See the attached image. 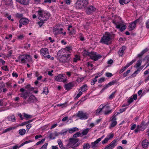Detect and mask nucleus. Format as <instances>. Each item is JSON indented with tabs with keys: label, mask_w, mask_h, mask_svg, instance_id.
<instances>
[{
	"label": "nucleus",
	"mask_w": 149,
	"mask_h": 149,
	"mask_svg": "<svg viewBox=\"0 0 149 149\" xmlns=\"http://www.w3.org/2000/svg\"><path fill=\"white\" fill-rule=\"evenodd\" d=\"M100 108H98L96 111L95 114L96 115H99L100 112L102 111V109L105 107L108 108L109 107V106H105L103 105V104H101L100 107Z\"/></svg>",
	"instance_id": "obj_17"
},
{
	"label": "nucleus",
	"mask_w": 149,
	"mask_h": 149,
	"mask_svg": "<svg viewBox=\"0 0 149 149\" xmlns=\"http://www.w3.org/2000/svg\"><path fill=\"white\" fill-rule=\"evenodd\" d=\"M78 130V129L76 127L71 128L68 130V131L70 133H72L75 131H77Z\"/></svg>",
	"instance_id": "obj_27"
},
{
	"label": "nucleus",
	"mask_w": 149,
	"mask_h": 149,
	"mask_svg": "<svg viewBox=\"0 0 149 149\" xmlns=\"http://www.w3.org/2000/svg\"><path fill=\"white\" fill-rule=\"evenodd\" d=\"M87 1L86 0H78L75 3V6L77 9L84 8L88 4Z\"/></svg>",
	"instance_id": "obj_4"
},
{
	"label": "nucleus",
	"mask_w": 149,
	"mask_h": 149,
	"mask_svg": "<svg viewBox=\"0 0 149 149\" xmlns=\"http://www.w3.org/2000/svg\"><path fill=\"white\" fill-rule=\"evenodd\" d=\"M45 140V139H42L41 141H38L36 144V145H38L41 143H42Z\"/></svg>",
	"instance_id": "obj_49"
},
{
	"label": "nucleus",
	"mask_w": 149,
	"mask_h": 149,
	"mask_svg": "<svg viewBox=\"0 0 149 149\" xmlns=\"http://www.w3.org/2000/svg\"><path fill=\"white\" fill-rule=\"evenodd\" d=\"M32 61V58L29 55H26L25 56L24 58H22L21 60V62L22 63H27Z\"/></svg>",
	"instance_id": "obj_9"
},
{
	"label": "nucleus",
	"mask_w": 149,
	"mask_h": 149,
	"mask_svg": "<svg viewBox=\"0 0 149 149\" xmlns=\"http://www.w3.org/2000/svg\"><path fill=\"white\" fill-rule=\"evenodd\" d=\"M21 96L24 99H26L29 96L27 91H25L20 94Z\"/></svg>",
	"instance_id": "obj_24"
},
{
	"label": "nucleus",
	"mask_w": 149,
	"mask_h": 149,
	"mask_svg": "<svg viewBox=\"0 0 149 149\" xmlns=\"http://www.w3.org/2000/svg\"><path fill=\"white\" fill-rule=\"evenodd\" d=\"M44 11L42 10H38L37 12L39 15V19L41 21H46L50 16L49 14L47 13H43Z\"/></svg>",
	"instance_id": "obj_3"
},
{
	"label": "nucleus",
	"mask_w": 149,
	"mask_h": 149,
	"mask_svg": "<svg viewBox=\"0 0 149 149\" xmlns=\"http://www.w3.org/2000/svg\"><path fill=\"white\" fill-rule=\"evenodd\" d=\"M82 93L80 91L79 93L78 94H77V95L76 97V98H79L82 94Z\"/></svg>",
	"instance_id": "obj_57"
},
{
	"label": "nucleus",
	"mask_w": 149,
	"mask_h": 149,
	"mask_svg": "<svg viewBox=\"0 0 149 149\" xmlns=\"http://www.w3.org/2000/svg\"><path fill=\"white\" fill-rule=\"evenodd\" d=\"M74 86V83L73 82H70L65 84L64 87L66 90L68 91L71 89Z\"/></svg>",
	"instance_id": "obj_16"
},
{
	"label": "nucleus",
	"mask_w": 149,
	"mask_h": 149,
	"mask_svg": "<svg viewBox=\"0 0 149 149\" xmlns=\"http://www.w3.org/2000/svg\"><path fill=\"white\" fill-rule=\"evenodd\" d=\"M102 137L99 138L97 139L94 142H92L91 143V147L92 148H94L95 147V145L97 144L101 140Z\"/></svg>",
	"instance_id": "obj_21"
},
{
	"label": "nucleus",
	"mask_w": 149,
	"mask_h": 149,
	"mask_svg": "<svg viewBox=\"0 0 149 149\" xmlns=\"http://www.w3.org/2000/svg\"><path fill=\"white\" fill-rule=\"evenodd\" d=\"M110 139V138H106L102 142V144H104L107 143Z\"/></svg>",
	"instance_id": "obj_43"
},
{
	"label": "nucleus",
	"mask_w": 149,
	"mask_h": 149,
	"mask_svg": "<svg viewBox=\"0 0 149 149\" xmlns=\"http://www.w3.org/2000/svg\"><path fill=\"white\" fill-rule=\"evenodd\" d=\"M90 148V146L88 143L84 144L83 146V148L84 149H89Z\"/></svg>",
	"instance_id": "obj_33"
},
{
	"label": "nucleus",
	"mask_w": 149,
	"mask_h": 149,
	"mask_svg": "<svg viewBox=\"0 0 149 149\" xmlns=\"http://www.w3.org/2000/svg\"><path fill=\"white\" fill-rule=\"evenodd\" d=\"M17 2L24 5H26L29 3V0H16Z\"/></svg>",
	"instance_id": "obj_22"
},
{
	"label": "nucleus",
	"mask_w": 149,
	"mask_h": 149,
	"mask_svg": "<svg viewBox=\"0 0 149 149\" xmlns=\"http://www.w3.org/2000/svg\"><path fill=\"white\" fill-rule=\"evenodd\" d=\"M126 48V47L125 46H123L120 49L118 52V53L120 56H123L124 53V52Z\"/></svg>",
	"instance_id": "obj_19"
},
{
	"label": "nucleus",
	"mask_w": 149,
	"mask_h": 149,
	"mask_svg": "<svg viewBox=\"0 0 149 149\" xmlns=\"http://www.w3.org/2000/svg\"><path fill=\"white\" fill-rule=\"evenodd\" d=\"M67 102H65L63 104H59L57 105L58 107L62 106V107H65L67 106Z\"/></svg>",
	"instance_id": "obj_42"
},
{
	"label": "nucleus",
	"mask_w": 149,
	"mask_h": 149,
	"mask_svg": "<svg viewBox=\"0 0 149 149\" xmlns=\"http://www.w3.org/2000/svg\"><path fill=\"white\" fill-rule=\"evenodd\" d=\"M81 134L79 132L76 133L75 134L73 135V137L74 138H76L80 136Z\"/></svg>",
	"instance_id": "obj_44"
},
{
	"label": "nucleus",
	"mask_w": 149,
	"mask_h": 149,
	"mask_svg": "<svg viewBox=\"0 0 149 149\" xmlns=\"http://www.w3.org/2000/svg\"><path fill=\"white\" fill-rule=\"evenodd\" d=\"M49 91L48 90V88L46 87H45L44 88V90L43 92V93L44 94H45L46 95L48 93Z\"/></svg>",
	"instance_id": "obj_39"
},
{
	"label": "nucleus",
	"mask_w": 149,
	"mask_h": 149,
	"mask_svg": "<svg viewBox=\"0 0 149 149\" xmlns=\"http://www.w3.org/2000/svg\"><path fill=\"white\" fill-rule=\"evenodd\" d=\"M137 95L136 94H135L133 95L132 98L133 99V100H136L137 98Z\"/></svg>",
	"instance_id": "obj_63"
},
{
	"label": "nucleus",
	"mask_w": 149,
	"mask_h": 149,
	"mask_svg": "<svg viewBox=\"0 0 149 149\" xmlns=\"http://www.w3.org/2000/svg\"><path fill=\"white\" fill-rule=\"evenodd\" d=\"M146 126L145 124V121H143L141 122V125L139 126L140 127H142L143 126Z\"/></svg>",
	"instance_id": "obj_50"
},
{
	"label": "nucleus",
	"mask_w": 149,
	"mask_h": 149,
	"mask_svg": "<svg viewBox=\"0 0 149 149\" xmlns=\"http://www.w3.org/2000/svg\"><path fill=\"white\" fill-rule=\"evenodd\" d=\"M77 116L81 119H86L88 118L86 113H84L82 111H79L77 114Z\"/></svg>",
	"instance_id": "obj_11"
},
{
	"label": "nucleus",
	"mask_w": 149,
	"mask_h": 149,
	"mask_svg": "<svg viewBox=\"0 0 149 149\" xmlns=\"http://www.w3.org/2000/svg\"><path fill=\"white\" fill-rule=\"evenodd\" d=\"M91 53V52H89L86 51V50H84L83 51V54L84 55H87L89 56Z\"/></svg>",
	"instance_id": "obj_41"
},
{
	"label": "nucleus",
	"mask_w": 149,
	"mask_h": 149,
	"mask_svg": "<svg viewBox=\"0 0 149 149\" xmlns=\"http://www.w3.org/2000/svg\"><path fill=\"white\" fill-rule=\"evenodd\" d=\"M9 120L12 122H15V118L13 116H12L8 117Z\"/></svg>",
	"instance_id": "obj_30"
},
{
	"label": "nucleus",
	"mask_w": 149,
	"mask_h": 149,
	"mask_svg": "<svg viewBox=\"0 0 149 149\" xmlns=\"http://www.w3.org/2000/svg\"><path fill=\"white\" fill-rule=\"evenodd\" d=\"M133 99L132 98H130L128 100V102L129 104H130L133 101Z\"/></svg>",
	"instance_id": "obj_48"
},
{
	"label": "nucleus",
	"mask_w": 149,
	"mask_h": 149,
	"mask_svg": "<svg viewBox=\"0 0 149 149\" xmlns=\"http://www.w3.org/2000/svg\"><path fill=\"white\" fill-rule=\"evenodd\" d=\"M27 124V123L26 122H24L22 123L21 124H19V126H23V125H26Z\"/></svg>",
	"instance_id": "obj_61"
},
{
	"label": "nucleus",
	"mask_w": 149,
	"mask_h": 149,
	"mask_svg": "<svg viewBox=\"0 0 149 149\" xmlns=\"http://www.w3.org/2000/svg\"><path fill=\"white\" fill-rule=\"evenodd\" d=\"M109 86L108 85V84H107L106 85H105L104 86V88L102 89V90L100 92L101 93H102L103 91L105 90V89H107V88H108Z\"/></svg>",
	"instance_id": "obj_40"
},
{
	"label": "nucleus",
	"mask_w": 149,
	"mask_h": 149,
	"mask_svg": "<svg viewBox=\"0 0 149 149\" xmlns=\"http://www.w3.org/2000/svg\"><path fill=\"white\" fill-rule=\"evenodd\" d=\"M79 38L80 40L82 41H83L85 40L84 37L82 36L81 35L80 36Z\"/></svg>",
	"instance_id": "obj_58"
},
{
	"label": "nucleus",
	"mask_w": 149,
	"mask_h": 149,
	"mask_svg": "<svg viewBox=\"0 0 149 149\" xmlns=\"http://www.w3.org/2000/svg\"><path fill=\"white\" fill-rule=\"evenodd\" d=\"M96 10V8L92 6H89L86 8V13L88 15H90L93 12H95Z\"/></svg>",
	"instance_id": "obj_10"
},
{
	"label": "nucleus",
	"mask_w": 149,
	"mask_h": 149,
	"mask_svg": "<svg viewBox=\"0 0 149 149\" xmlns=\"http://www.w3.org/2000/svg\"><path fill=\"white\" fill-rule=\"evenodd\" d=\"M116 91H115L112 93V94L109 96V98L110 99H111L113 98L114 97V94L116 93Z\"/></svg>",
	"instance_id": "obj_54"
},
{
	"label": "nucleus",
	"mask_w": 149,
	"mask_h": 149,
	"mask_svg": "<svg viewBox=\"0 0 149 149\" xmlns=\"http://www.w3.org/2000/svg\"><path fill=\"white\" fill-rule=\"evenodd\" d=\"M58 143L59 145V147L61 149H66L68 148L66 147V148H65L64 147L63 145V143L61 140L58 139Z\"/></svg>",
	"instance_id": "obj_26"
},
{
	"label": "nucleus",
	"mask_w": 149,
	"mask_h": 149,
	"mask_svg": "<svg viewBox=\"0 0 149 149\" xmlns=\"http://www.w3.org/2000/svg\"><path fill=\"white\" fill-rule=\"evenodd\" d=\"M32 126V124H28L26 125V130L27 131H28L29 130V129Z\"/></svg>",
	"instance_id": "obj_47"
},
{
	"label": "nucleus",
	"mask_w": 149,
	"mask_h": 149,
	"mask_svg": "<svg viewBox=\"0 0 149 149\" xmlns=\"http://www.w3.org/2000/svg\"><path fill=\"white\" fill-rule=\"evenodd\" d=\"M54 79L57 81L63 82L64 83L67 82V79L64 78V77L62 74H60L58 76H55Z\"/></svg>",
	"instance_id": "obj_8"
},
{
	"label": "nucleus",
	"mask_w": 149,
	"mask_h": 149,
	"mask_svg": "<svg viewBox=\"0 0 149 149\" xmlns=\"http://www.w3.org/2000/svg\"><path fill=\"white\" fill-rule=\"evenodd\" d=\"M19 134L21 135H24L26 133V130L24 129H20L19 131Z\"/></svg>",
	"instance_id": "obj_29"
},
{
	"label": "nucleus",
	"mask_w": 149,
	"mask_h": 149,
	"mask_svg": "<svg viewBox=\"0 0 149 149\" xmlns=\"http://www.w3.org/2000/svg\"><path fill=\"white\" fill-rule=\"evenodd\" d=\"M117 80H115L114 81H112L111 82L109 83L108 84L109 86H111L117 83Z\"/></svg>",
	"instance_id": "obj_37"
},
{
	"label": "nucleus",
	"mask_w": 149,
	"mask_h": 149,
	"mask_svg": "<svg viewBox=\"0 0 149 149\" xmlns=\"http://www.w3.org/2000/svg\"><path fill=\"white\" fill-rule=\"evenodd\" d=\"M113 23L116 26V28L120 29L121 31H123L126 29V26L123 24L122 21H118L115 19L113 20Z\"/></svg>",
	"instance_id": "obj_5"
},
{
	"label": "nucleus",
	"mask_w": 149,
	"mask_h": 149,
	"mask_svg": "<svg viewBox=\"0 0 149 149\" xmlns=\"http://www.w3.org/2000/svg\"><path fill=\"white\" fill-rule=\"evenodd\" d=\"M90 129L87 128L85 129L82 132L81 134L83 135H86L88 133Z\"/></svg>",
	"instance_id": "obj_28"
},
{
	"label": "nucleus",
	"mask_w": 149,
	"mask_h": 149,
	"mask_svg": "<svg viewBox=\"0 0 149 149\" xmlns=\"http://www.w3.org/2000/svg\"><path fill=\"white\" fill-rule=\"evenodd\" d=\"M12 37V35L11 34L10 35L8 36V37L6 36L5 37V38L6 39H9L10 40Z\"/></svg>",
	"instance_id": "obj_60"
},
{
	"label": "nucleus",
	"mask_w": 149,
	"mask_h": 149,
	"mask_svg": "<svg viewBox=\"0 0 149 149\" xmlns=\"http://www.w3.org/2000/svg\"><path fill=\"white\" fill-rule=\"evenodd\" d=\"M117 142V140L115 139L112 141L109 145H108L105 148L108 149H112L115 146H116Z\"/></svg>",
	"instance_id": "obj_12"
},
{
	"label": "nucleus",
	"mask_w": 149,
	"mask_h": 149,
	"mask_svg": "<svg viewBox=\"0 0 149 149\" xmlns=\"http://www.w3.org/2000/svg\"><path fill=\"white\" fill-rule=\"evenodd\" d=\"M48 143H46L43 145L40 148V149H46L47 147Z\"/></svg>",
	"instance_id": "obj_45"
},
{
	"label": "nucleus",
	"mask_w": 149,
	"mask_h": 149,
	"mask_svg": "<svg viewBox=\"0 0 149 149\" xmlns=\"http://www.w3.org/2000/svg\"><path fill=\"white\" fill-rule=\"evenodd\" d=\"M15 127H9L7 129H6L4 131H3V133H6V132H7L8 131H10V130H13V129H15Z\"/></svg>",
	"instance_id": "obj_32"
},
{
	"label": "nucleus",
	"mask_w": 149,
	"mask_h": 149,
	"mask_svg": "<svg viewBox=\"0 0 149 149\" xmlns=\"http://www.w3.org/2000/svg\"><path fill=\"white\" fill-rule=\"evenodd\" d=\"M142 62V60L140 59L139 61H138L137 62V63L136 64V67L138 68L140 66Z\"/></svg>",
	"instance_id": "obj_36"
},
{
	"label": "nucleus",
	"mask_w": 149,
	"mask_h": 149,
	"mask_svg": "<svg viewBox=\"0 0 149 149\" xmlns=\"http://www.w3.org/2000/svg\"><path fill=\"white\" fill-rule=\"evenodd\" d=\"M141 143L142 147L144 148H148V146H149V142L146 139L143 140Z\"/></svg>",
	"instance_id": "obj_18"
},
{
	"label": "nucleus",
	"mask_w": 149,
	"mask_h": 149,
	"mask_svg": "<svg viewBox=\"0 0 149 149\" xmlns=\"http://www.w3.org/2000/svg\"><path fill=\"white\" fill-rule=\"evenodd\" d=\"M1 68L3 70H4L5 71H6L8 70L7 68V66L6 65L2 67Z\"/></svg>",
	"instance_id": "obj_55"
},
{
	"label": "nucleus",
	"mask_w": 149,
	"mask_h": 149,
	"mask_svg": "<svg viewBox=\"0 0 149 149\" xmlns=\"http://www.w3.org/2000/svg\"><path fill=\"white\" fill-rule=\"evenodd\" d=\"M106 75L107 77H111L113 75L112 73L109 72L106 73Z\"/></svg>",
	"instance_id": "obj_52"
},
{
	"label": "nucleus",
	"mask_w": 149,
	"mask_h": 149,
	"mask_svg": "<svg viewBox=\"0 0 149 149\" xmlns=\"http://www.w3.org/2000/svg\"><path fill=\"white\" fill-rule=\"evenodd\" d=\"M58 59L61 63H68L70 59V54H65L61 55H59V53L57 54Z\"/></svg>",
	"instance_id": "obj_2"
},
{
	"label": "nucleus",
	"mask_w": 149,
	"mask_h": 149,
	"mask_svg": "<svg viewBox=\"0 0 149 149\" xmlns=\"http://www.w3.org/2000/svg\"><path fill=\"white\" fill-rule=\"evenodd\" d=\"M40 54L45 57H47V54H48V50L47 48H42L40 50Z\"/></svg>",
	"instance_id": "obj_15"
},
{
	"label": "nucleus",
	"mask_w": 149,
	"mask_h": 149,
	"mask_svg": "<svg viewBox=\"0 0 149 149\" xmlns=\"http://www.w3.org/2000/svg\"><path fill=\"white\" fill-rule=\"evenodd\" d=\"M90 58L95 61L97 60L99 58H101V56L100 55H96L94 52H91V53L89 56Z\"/></svg>",
	"instance_id": "obj_13"
},
{
	"label": "nucleus",
	"mask_w": 149,
	"mask_h": 149,
	"mask_svg": "<svg viewBox=\"0 0 149 149\" xmlns=\"http://www.w3.org/2000/svg\"><path fill=\"white\" fill-rule=\"evenodd\" d=\"M105 80V78L104 77L101 78L98 81V82L99 83H101L104 81Z\"/></svg>",
	"instance_id": "obj_53"
},
{
	"label": "nucleus",
	"mask_w": 149,
	"mask_h": 149,
	"mask_svg": "<svg viewBox=\"0 0 149 149\" xmlns=\"http://www.w3.org/2000/svg\"><path fill=\"white\" fill-rule=\"evenodd\" d=\"M24 117L25 118L27 119L31 118L32 117V116L29 115L25 113H24Z\"/></svg>",
	"instance_id": "obj_35"
},
{
	"label": "nucleus",
	"mask_w": 149,
	"mask_h": 149,
	"mask_svg": "<svg viewBox=\"0 0 149 149\" xmlns=\"http://www.w3.org/2000/svg\"><path fill=\"white\" fill-rule=\"evenodd\" d=\"M63 29L62 28L56 27L53 29L54 33L55 35H56L58 34L63 33L62 31Z\"/></svg>",
	"instance_id": "obj_14"
},
{
	"label": "nucleus",
	"mask_w": 149,
	"mask_h": 149,
	"mask_svg": "<svg viewBox=\"0 0 149 149\" xmlns=\"http://www.w3.org/2000/svg\"><path fill=\"white\" fill-rule=\"evenodd\" d=\"M6 5H8L11 3L12 0H3Z\"/></svg>",
	"instance_id": "obj_38"
},
{
	"label": "nucleus",
	"mask_w": 149,
	"mask_h": 149,
	"mask_svg": "<svg viewBox=\"0 0 149 149\" xmlns=\"http://www.w3.org/2000/svg\"><path fill=\"white\" fill-rule=\"evenodd\" d=\"M115 36V35L112 32H106L101 39L100 42L106 45L110 44Z\"/></svg>",
	"instance_id": "obj_1"
},
{
	"label": "nucleus",
	"mask_w": 149,
	"mask_h": 149,
	"mask_svg": "<svg viewBox=\"0 0 149 149\" xmlns=\"http://www.w3.org/2000/svg\"><path fill=\"white\" fill-rule=\"evenodd\" d=\"M29 20L28 19L25 18H21L19 21L20 24H23V25H26L28 23Z\"/></svg>",
	"instance_id": "obj_20"
},
{
	"label": "nucleus",
	"mask_w": 149,
	"mask_h": 149,
	"mask_svg": "<svg viewBox=\"0 0 149 149\" xmlns=\"http://www.w3.org/2000/svg\"><path fill=\"white\" fill-rule=\"evenodd\" d=\"M116 118L112 119L111 118H110V120L111 121H112V123H111L110 125V127H114L117 124V122L116 121Z\"/></svg>",
	"instance_id": "obj_23"
},
{
	"label": "nucleus",
	"mask_w": 149,
	"mask_h": 149,
	"mask_svg": "<svg viewBox=\"0 0 149 149\" xmlns=\"http://www.w3.org/2000/svg\"><path fill=\"white\" fill-rule=\"evenodd\" d=\"M54 135V134L53 133H50L49 137L50 138V139H55V137L53 136Z\"/></svg>",
	"instance_id": "obj_51"
},
{
	"label": "nucleus",
	"mask_w": 149,
	"mask_h": 149,
	"mask_svg": "<svg viewBox=\"0 0 149 149\" xmlns=\"http://www.w3.org/2000/svg\"><path fill=\"white\" fill-rule=\"evenodd\" d=\"M146 24V27L148 28H149V19L147 21Z\"/></svg>",
	"instance_id": "obj_64"
},
{
	"label": "nucleus",
	"mask_w": 149,
	"mask_h": 149,
	"mask_svg": "<svg viewBox=\"0 0 149 149\" xmlns=\"http://www.w3.org/2000/svg\"><path fill=\"white\" fill-rule=\"evenodd\" d=\"M84 78V77H82L81 78H79L77 79V81L78 82H80L81 81H82V80Z\"/></svg>",
	"instance_id": "obj_56"
},
{
	"label": "nucleus",
	"mask_w": 149,
	"mask_h": 149,
	"mask_svg": "<svg viewBox=\"0 0 149 149\" xmlns=\"http://www.w3.org/2000/svg\"><path fill=\"white\" fill-rule=\"evenodd\" d=\"M148 50V49L147 48H146L144 50H143L141 52L142 54H144V53H145L146 52H147Z\"/></svg>",
	"instance_id": "obj_59"
},
{
	"label": "nucleus",
	"mask_w": 149,
	"mask_h": 149,
	"mask_svg": "<svg viewBox=\"0 0 149 149\" xmlns=\"http://www.w3.org/2000/svg\"><path fill=\"white\" fill-rule=\"evenodd\" d=\"M79 141V139L74 138H70L69 140L68 144L66 145V147L69 146L70 148H73L78 146L77 144L75 145V144Z\"/></svg>",
	"instance_id": "obj_6"
},
{
	"label": "nucleus",
	"mask_w": 149,
	"mask_h": 149,
	"mask_svg": "<svg viewBox=\"0 0 149 149\" xmlns=\"http://www.w3.org/2000/svg\"><path fill=\"white\" fill-rule=\"evenodd\" d=\"M12 75L13 77H15L16 78L18 76V74L16 73H15L14 72H13L12 74Z\"/></svg>",
	"instance_id": "obj_62"
},
{
	"label": "nucleus",
	"mask_w": 149,
	"mask_h": 149,
	"mask_svg": "<svg viewBox=\"0 0 149 149\" xmlns=\"http://www.w3.org/2000/svg\"><path fill=\"white\" fill-rule=\"evenodd\" d=\"M36 99L34 95H32L29 97L28 102L29 103L33 102Z\"/></svg>",
	"instance_id": "obj_25"
},
{
	"label": "nucleus",
	"mask_w": 149,
	"mask_h": 149,
	"mask_svg": "<svg viewBox=\"0 0 149 149\" xmlns=\"http://www.w3.org/2000/svg\"><path fill=\"white\" fill-rule=\"evenodd\" d=\"M80 58L79 56L77 55H75V57L73 59V62H76L78 60H80Z\"/></svg>",
	"instance_id": "obj_31"
},
{
	"label": "nucleus",
	"mask_w": 149,
	"mask_h": 149,
	"mask_svg": "<svg viewBox=\"0 0 149 149\" xmlns=\"http://www.w3.org/2000/svg\"><path fill=\"white\" fill-rule=\"evenodd\" d=\"M130 72V70H128L125 72L123 74V75L124 77H126L128 73H129Z\"/></svg>",
	"instance_id": "obj_46"
},
{
	"label": "nucleus",
	"mask_w": 149,
	"mask_h": 149,
	"mask_svg": "<svg viewBox=\"0 0 149 149\" xmlns=\"http://www.w3.org/2000/svg\"><path fill=\"white\" fill-rule=\"evenodd\" d=\"M87 86L86 85H84L81 87V91L83 92L86 91L87 90Z\"/></svg>",
	"instance_id": "obj_34"
},
{
	"label": "nucleus",
	"mask_w": 149,
	"mask_h": 149,
	"mask_svg": "<svg viewBox=\"0 0 149 149\" xmlns=\"http://www.w3.org/2000/svg\"><path fill=\"white\" fill-rule=\"evenodd\" d=\"M142 20V18L141 17H139L138 19L132 22L131 24L129 25L128 27L130 31H131L133 30L136 26V24L139 22H141Z\"/></svg>",
	"instance_id": "obj_7"
}]
</instances>
